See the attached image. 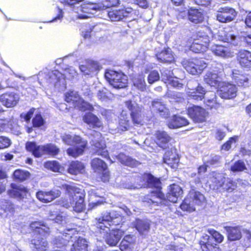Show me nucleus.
<instances>
[{
  "instance_id": "obj_58",
  "label": "nucleus",
  "mask_w": 251,
  "mask_h": 251,
  "mask_svg": "<svg viewBox=\"0 0 251 251\" xmlns=\"http://www.w3.org/2000/svg\"><path fill=\"white\" fill-rule=\"evenodd\" d=\"M160 75L158 71L153 70L150 72L148 77V81L150 84H152L154 82L157 81L160 79Z\"/></svg>"
},
{
  "instance_id": "obj_21",
  "label": "nucleus",
  "mask_w": 251,
  "mask_h": 251,
  "mask_svg": "<svg viewBox=\"0 0 251 251\" xmlns=\"http://www.w3.org/2000/svg\"><path fill=\"white\" fill-rule=\"evenodd\" d=\"M91 165L94 170L96 172L100 173L105 172L103 174L102 179L103 181H106L108 180L109 174L106 171L107 169V165L103 161L99 158H95L91 161Z\"/></svg>"
},
{
  "instance_id": "obj_4",
  "label": "nucleus",
  "mask_w": 251,
  "mask_h": 251,
  "mask_svg": "<svg viewBox=\"0 0 251 251\" xmlns=\"http://www.w3.org/2000/svg\"><path fill=\"white\" fill-rule=\"evenodd\" d=\"M205 201V198L204 195L192 188L187 198L180 205V208L184 211L191 212L195 210V205H202Z\"/></svg>"
},
{
  "instance_id": "obj_7",
  "label": "nucleus",
  "mask_w": 251,
  "mask_h": 251,
  "mask_svg": "<svg viewBox=\"0 0 251 251\" xmlns=\"http://www.w3.org/2000/svg\"><path fill=\"white\" fill-rule=\"evenodd\" d=\"M26 150L32 152L36 157H41L43 155H55L59 151V149L53 144H47L44 146H38L34 142H28L25 144Z\"/></svg>"
},
{
  "instance_id": "obj_43",
  "label": "nucleus",
  "mask_w": 251,
  "mask_h": 251,
  "mask_svg": "<svg viewBox=\"0 0 251 251\" xmlns=\"http://www.w3.org/2000/svg\"><path fill=\"white\" fill-rule=\"evenodd\" d=\"M83 164L78 161L72 162L69 165L68 169V172L72 175H77L82 173L84 171Z\"/></svg>"
},
{
  "instance_id": "obj_1",
  "label": "nucleus",
  "mask_w": 251,
  "mask_h": 251,
  "mask_svg": "<svg viewBox=\"0 0 251 251\" xmlns=\"http://www.w3.org/2000/svg\"><path fill=\"white\" fill-rule=\"evenodd\" d=\"M146 182L136 186H131L129 189H139L144 187H154L156 191H152L150 194L144 197L142 201L151 206L158 205H169V202L175 203L183 194L182 188L178 185L173 184L169 186L166 197L161 191V182L160 180L151 175L145 174L143 176Z\"/></svg>"
},
{
  "instance_id": "obj_17",
  "label": "nucleus",
  "mask_w": 251,
  "mask_h": 251,
  "mask_svg": "<svg viewBox=\"0 0 251 251\" xmlns=\"http://www.w3.org/2000/svg\"><path fill=\"white\" fill-rule=\"evenodd\" d=\"M60 195V190L52 189L49 191H39L36 193V197L40 201L48 203L58 198Z\"/></svg>"
},
{
  "instance_id": "obj_64",
  "label": "nucleus",
  "mask_w": 251,
  "mask_h": 251,
  "mask_svg": "<svg viewBox=\"0 0 251 251\" xmlns=\"http://www.w3.org/2000/svg\"><path fill=\"white\" fill-rule=\"evenodd\" d=\"M2 208L5 212L13 213L15 212V205L11 201H6L3 204Z\"/></svg>"
},
{
  "instance_id": "obj_49",
  "label": "nucleus",
  "mask_w": 251,
  "mask_h": 251,
  "mask_svg": "<svg viewBox=\"0 0 251 251\" xmlns=\"http://www.w3.org/2000/svg\"><path fill=\"white\" fill-rule=\"evenodd\" d=\"M29 173L27 171L17 170L13 173L14 178L19 181H23L29 177Z\"/></svg>"
},
{
  "instance_id": "obj_63",
  "label": "nucleus",
  "mask_w": 251,
  "mask_h": 251,
  "mask_svg": "<svg viewBox=\"0 0 251 251\" xmlns=\"http://www.w3.org/2000/svg\"><path fill=\"white\" fill-rule=\"evenodd\" d=\"M11 144V140L6 136H0V150L9 147Z\"/></svg>"
},
{
  "instance_id": "obj_23",
  "label": "nucleus",
  "mask_w": 251,
  "mask_h": 251,
  "mask_svg": "<svg viewBox=\"0 0 251 251\" xmlns=\"http://www.w3.org/2000/svg\"><path fill=\"white\" fill-rule=\"evenodd\" d=\"M74 145L67 150V153L68 155L75 158L83 154L87 147V142L84 139Z\"/></svg>"
},
{
  "instance_id": "obj_10",
  "label": "nucleus",
  "mask_w": 251,
  "mask_h": 251,
  "mask_svg": "<svg viewBox=\"0 0 251 251\" xmlns=\"http://www.w3.org/2000/svg\"><path fill=\"white\" fill-rule=\"evenodd\" d=\"M105 77L115 89L124 88L127 86V77L122 73L109 70L105 72Z\"/></svg>"
},
{
  "instance_id": "obj_20",
  "label": "nucleus",
  "mask_w": 251,
  "mask_h": 251,
  "mask_svg": "<svg viewBox=\"0 0 251 251\" xmlns=\"http://www.w3.org/2000/svg\"><path fill=\"white\" fill-rule=\"evenodd\" d=\"M150 108L152 112L158 113L160 116L163 118H166L169 116L168 108L159 99L155 100L152 101Z\"/></svg>"
},
{
  "instance_id": "obj_36",
  "label": "nucleus",
  "mask_w": 251,
  "mask_h": 251,
  "mask_svg": "<svg viewBox=\"0 0 251 251\" xmlns=\"http://www.w3.org/2000/svg\"><path fill=\"white\" fill-rule=\"evenodd\" d=\"M188 124V121L186 119L179 116L174 115L169 121L168 125L170 128H177Z\"/></svg>"
},
{
  "instance_id": "obj_38",
  "label": "nucleus",
  "mask_w": 251,
  "mask_h": 251,
  "mask_svg": "<svg viewBox=\"0 0 251 251\" xmlns=\"http://www.w3.org/2000/svg\"><path fill=\"white\" fill-rule=\"evenodd\" d=\"M48 242L47 241L39 237L37 239H34L31 240L30 248L34 251H45L48 248Z\"/></svg>"
},
{
  "instance_id": "obj_3",
  "label": "nucleus",
  "mask_w": 251,
  "mask_h": 251,
  "mask_svg": "<svg viewBox=\"0 0 251 251\" xmlns=\"http://www.w3.org/2000/svg\"><path fill=\"white\" fill-rule=\"evenodd\" d=\"M59 178L55 179L54 184L58 187L64 189L68 195L69 198V203L73 206L74 210L80 212L83 210L84 208V195L82 189L77 187L74 183L60 184L58 183Z\"/></svg>"
},
{
  "instance_id": "obj_30",
  "label": "nucleus",
  "mask_w": 251,
  "mask_h": 251,
  "mask_svg": "<svg viewBox=\"0 0 251 251\" xmlns=\"http://www.w3.org/2000/svg\"><path fill=\"white\" fill-rule=\"evenodd\" d=\"M136 241V237L133 235H126L120 244V249L123 251H132Z\"/></svg>"
},
{
  "instance_id": "obj_45",
  "label": "nucleus",
  "mask_w": 251,
  "mask_h": 251,
  "mask_svg": "<svg viewBox=\"0 0 251 251\" xmlns=\"http://www.w3.org/2000/svg\"><path fill=\"white\" fill-rule=\"evenodd\" d=\"M206 93L204 88H202V91H193L188 92V97L189 99L194 100L197 101L202 100L205 98Z\"/></svg>"
},
{
  "instance_id": "obj_26",
  "label": "nucleus",
  "mask_w": 251,
  "mask_h": 251,
  "mask_svg": "<svg viewBox=\"0 0 251 251\" xmlns=\"http://www.w3.org/2000/svg\"><path fill=\"white\" fill-rule=\"evenodd\" d=\"M232 78L239 87L246 88L249 86L250 82L248 76L239 70H234L233 71Z\"/></svg>"
},
{
  "instance_id": "obj_42",
  "label": "nucleus",
  "mask_w": 251,
  "mask_h": 251,
  "mask_svg": "<svg viewBox=\"0 0 251 251\" xmlns=\"http://www.w3.org/2000/svg\"><path fill=\"white\" fill-rule=\"evenodd\" d=\"M156 56L157 59L162 62H171L174 60L171 50L169 48L161 51Z\"/></svg>"
},
{
  "instance_id": "obj_62",
  "label": "nucleus",
  "mask_w": 251,
  "mask_h": 251,
  "mask_svg": "<svg viewBox=\"0 0 251 251\" xmlns=\"http://www.w3.org/2000/svg\"><path fill=\"white\" fill-rule=\"evenodd\" d=\"M238 140L237 136L230 137L229 139L222 146V150L226 151H228L231 147L233 144H235Z\"/></svg>"
},
{
  "instance_id": "obj_27",
  "label": "nucleus",
  "mask_w": 251,
  "mask_h": 251,
  "mask_svg": "<svg viewBox=\"0 0 251 251\" xmlns=\"http://www.w3.org/2000/svg\"><path fill=\"white\" fill-rule=\"evenodd\" d=\"M179 157L176 152L171 149L165 153L163 157L164 162L173 169L177 167L179 162Z\"/></svg>"
},
{
  "instance_id": "obj_5",
  "label": "nucleus",
  "mask_w": 251,
  "mask_h": 251,
  "mask_svg": "<svg viewBox=\"0 0 251 251\" xmlns=\"http://www.w3.org/2000/svg\"><path fill=\"white\" fill-rule=\"evenodd\" d=\"M102 7L100 3L88 2L74 7L73 10L76 14L77 19L84 20L94 17Z\"/></svg>"
},
{
  "instance_id": "obj_33",
  "label": "nucleus",
  "mask_w": 251,
  "mask_h": 251,
  "mask_svg": "<svg viewBox=\"0 0 251 251\" xmlns=\"http://www.w3.org/2000/svg\"><path fill=\"white\" fill-rule=\"evenodd\" d=\"M188 18L192 23L197 24L202 23L204 18L201 10L191 8L188 11Z\"/></svg>"
},
{
  "instance_id": "obj_47",
  "label": "nucleus",
  "mask_w": 251,
  "mask_h": 251,
  "mask_svg": "<svg viewBox=\"0 0 251 251\" xmlns=\"http://www.w3.org/2000/svg\"><path fill=\"white\" fill-rule=\"evenodd\" d=\"M133 83L134 86L141 91H144L146 89V82L142 75L135 77L133 80Z\"/></svg>"
},
{
  "instance_id": "obj_59",
  "label": "nucleus",
  "mask_w": 251,
  "mask_h": 251,
  "mask_svg": "<svg viewBox=\"0 0 251 251\" xmlns=\"http://www.w3.org/2000/svg\"><path fill=\"white\" fill-rule=\"evenodd\" d=\"M220 159L221 157L219 155H213L211 156L205 162L208 166H217L220 163Z\"/></svg>"
},
{
  "instance_id": "obj_15",
  "label": "nucleus",
  "mask_w": 251,
  "mask_h": 251,
  "mask_svg": "<svg viewBox=\"0 0 251 251\" xmlns=\"http://www.w3.org/2000/svg\"><path fill=\"white\" fill-rule=\"evenodd\" d=\"M188 114L194 122L202 123L205 121L208 113L203 108L193 106L188 109Z\"/></svg>"
},
{
  "instance_id": "obj_60",
  "label": "nucleus",
  "mask_w": 251,
  "mask_h": 251,
  "mask_svg": "<svg viewBox=\"0 0 251 251\" xmlns=\"http://www.w3.org/2000/svg\"><path fill=\"white\" fill-rule=\"evenodd\" d=\"M79 69L84 75H89L95 70V68L90 64H87L80 65Z\"/></svg>"
},
{
  "instance_id": "obj_57",
  "label": "nucleus",
  "mask_w": 251,
  "mask_h": 251,
  "mask_svg": "<svg viewBox=\"0 0 251 251\" xmlns=\"http://www.w3.org/2000/svg\"><path fill=\"white\" fill-rule=\"evenodd\" d=\"M212 243L213 238H211V236L207 234H203L200 242V244L202 251L204 249V246L207 247L208 245H210Z\"/></svg>"
},
{
  "instance_id": "obj_13",
  "label": "nucleus",
  "mask_w": 251,
  "mask_h": 251,
  "mask_svg": "<svg viewBox=\"0 0 251 251\" xmlns=\"http://www.w3.org/2000/svg\"><path fill=\"white\" fill-rule=\"evenodd\" d=\"M92 150L94 153L100 155L104 158L109 157L105 142L101 139L100 132H95L94 139H92Z\"/></svg>"
},
{
  "instance_id": "obj_2",
  "label": "nucleus",
  "mask_w": 251,
  "mask_h": 251,
  "mask_svg": "<svg viewBox=\"0 0 251 251\" xmlns=\"http://www.w3.org/2000/svg\"><path fill=\"white\" fill-rule=\"evenodd\" d=\"M123 222V217L119 211L104 212L100 217L95 220L101 236L110 246H116L124 233L123 230L113 226H120Z\"/></svg>"
},
{
  "instance_id": "obj_52",
  "label": "nucleus",
  "mask_w": 251,
  "mask_h": 251,
  "mask_svg": "<svg viewBox=\"0 0 251 251\" xmlns=\"http://www.w3.org/2000/svg\"><path fill=\"white\" fill-rule=\"evenodd\" d=\"M245 169H246V166L244 162L240 160L235 162L230 167V170L233 172H242Z\"/></svg>"
},
{
  "instance_id": "obj_22",
  "label": "nucleus",
  "mask_w": 251,
  "mask_h": 251,
  "mask_svg": "<svg viewBox=\"0 0 251 251\" xmlns=\"http://www.w3.org/2000/svg\"><path fill=\"white\" fill-rule=\"evenodd\" d=\"M237 88L231 84H225L223 85L219 91V93L220 97L225 99H230L236 96Z\"/></svg>"
},
{
  "instance_id": "obj_35",
  "label": "nucleus",
  "mask_w": 251,
  "mask_h": 251,
  "mask_svg": "<svg viewBox=\"0 0 251 251\" xmlns=\"http://www.w3.org/2000/svg\"><path fill=\"white\" fill-rule=\"evenodd\" d=\"M12 189L8 191L9 195L15 198L23 199L27 193V189L21 186H18L15 184H11Z\"/></svg>"
},
{
  "instance_id": "obj_6",
  "label": "nucleus",
  "mask_w": 251,
  "mask_h": 251,
  "mask_svg": "<svg viewBox=\"0 0 251 251\" xmlns=\"http://www.w3.org/2000/svg\"><path fill=\"white\" fill-rule=\"evenodd\" d=\"M196 37L190 46V50L195 53L205 51L210 46V41L213 38L212 33L209 30L207 32L200 31L197 33Z\"/></svg>"
},
{
  "instance_id": "obj_12",
  "label": "nucleus",
  "mask_w": 251,
  "mask_h": 251,
  "mask_svg": "<svg viewBox=\"0 0 251 251\" xmlns=\"http://www.w3.org/2000/svg\"><path fill=\"white\" fill-rule=\"evenodd\" d=\"M126 106L130 111V115L134 124L141 125L143 124L142 107L136 102L128 100L125 102Z\"/></svg>"
},
{
  "instance_id": "obj_48",
  "label": "nucleus",
  "mask_w": 251,
  "mask_h": 251,
  "mask_svg": "<svg viewBox=\"0 0 251 251\" xmlns=\"http://www.w3.org/2000/svg\"><path fill=\"white\" fill-rule=\"evenodd\" d=\"M80 98L77 92L73 91L65 94V100L68 103H72L74 106L75 103L79 100Z\"/></svg>"
},
{
  "instance_id": "obj_34",
  "label": "nucleus",
  "mask_w": 251,
  "mask_h": 251,
  "mask_svg": "<svg viewBox=\"0 0 251 251\" xmlns=\"http://www.w3.org/2000/svg\"><path fill=\"white\" fill-rule=\"evenodd\" d=\"M83 121L90 127H100L102 126V123L98 117L91 112L85 114L83 116Z\"/></svg>"
},
{
  "instance_id": "obj_28",
  "label": "nucleus",
  "mask_w": 251,
  "mask_h": 251,
  "mask_svg": "<svg viewBox=\"0 0 251 251\" xmlns=\"http://www.w3.org/2000/svg\"><path fill=\"white\" fill-rule=\"evenodd\" d=\"M240 66L247 69L251 67V52L247 50H240L237 55Z\"/></svg>"
},
{
  "instance_id": "obj_55",
  "label": "nucleus",
  "mask_w": 251,
  "mask_h": 251,
  "mask_svg": "<svg viewBox=\"0 0 251 251\" xmlns=\"http://www.w3.org/2000/svg\"><path fill=\"white\" fill-rule=\"evenodd\" d=\"M119 126L121 129L123 131L128 130L130 126V122L127 117L122 115L119 121Z\"/></svg>"
},
{
  "instance_id": "obj_50",
  "label": "nucleus",
  "mask_w": 251,
  "mask_h": 251,
  "mask_svg": "<svg viewBox=\"0 0 251 251\" xmlns=\"http://www.w3.org/2000/svg\"><path fill=\"white\" fill-rule=\"evenodd\" d=\"M161 73V79L165 83H167L173 78V73L172 72L165 68H163L160 70Z\"/></svg>"
},
{
  "instance_id": "obj_39",
  "label": "nucleus",
  "mask_w": 251,
  "mask_h": 251,
  "mask_svg": "<svg viewBox=\"0 0 251 251\" xmlns=\"http://www.w3.org/2000/svg\"><path fill=\"white\" fill-rule=\"evenodd\" d=\"M116 157L122 164L127 166L134 167L139 164L138 161L122 152L120 153Z\"/></svg>"
},
{
  "instance_id": "obj_9",
  "label": "nucleus",
  "mask_w": 251,
  "mask_h": 251,
  "mask_svg": "<svg viewBox=\"0 0 251 251\" xmlns=\"http://www.w3.org/2000/svg\"><path fill=\"white\" fill-rule=\"evenodd\" d=\"M181 64L188 73L193 75L201 74L207 66L203 59L198 58L184 59Z\"/></svg>"
},
{
  "instance_id": "obj_18",
  "label": "nucleus",
  "mask_w": 251,
  "mask_h": 251,
  "mask_svg": "<svg viewBox=\"0 0 251 251\" xmlns=\"http://www.w3.org/2000/svg\"><path fill=\"white\" fill-rule=\"evenodd\" d=\"M19 99V95L14 92L5 93L0 96V101L7 107H13L16 105Z\"/></svg>"
},
{
  "instance_id": "obj_46",
  "label": "nucleus",
  "mask_w": 251,
  "mask_h": 251,
  "mask_svg": "<svg viewBox=\"0 0 251 251\" xmlns=\"http://www.w3.org/2000/svg\"><path fill=\"white\" fill-rule=\"evenodd\" d=\"M75 108L78 109L81 111H86V110H90L93 111L94 109L92 105H91L88 102L84 101L83 100L79 98V100H78L75 105L74 106Z\"/></svg>"
},
{
  "instance_id": "obj_37",
  "label": "nucleus",
  "mask_w": 251,
  "mask_h": 251,
  "mask_svg": "<svg viewBox=\"0 0 251 251\" xmlns=\"http://www.w3.org/2000/svg\"><path fill=\"white\" fill-rule=\"evenodd\" d=\"M204 101L206 105L210 109H218L220 107V104L217 102L216 96L214 92H206Z\"/></svg>"
},
{
  "instance_id": "obj_41",
  "label": "nucleus",
  "mask_w": 251,
  "mask_h": 251,
  "mask_svg": "<svg viewBox=\"0 0 251 251\" xmlns=\"http://www.w3.org/2000/svg\"><path fill=\"white\" fill-rule=\"evenodd\" d=\"M30 227L33 230L38 232L40 234L45 235L50 232L49 227L41 222H32L30 225Z\"/></svg>"
},
{
  "instance_id": "obj_32",
  "label": "nucleus",
  "mask_w": 251,
  "mask_h": 251,
  "mask_svg": "<svg viewBox=\"0 0 251 251\" xmlns=\"http://www.w3.org/2000/svg\"><path fill=\"white\" fill-rule=\"evenodd\" d=\"M227 234L228 240L236 241L240 239L242 237L241 229L240 226L224 227Z\"/></svg>"
},
{
  "instance_id": "obj_56",
  "label": "nucleus",
  "mask_w": 251,
  "mask_h": 251,
  "mask_svg": "<svg viewBox=\"0 0 251 251\" xmlns=\"http://www.w3.org/2000/svg\"><path fill=\"white\" fill-rule=\"evenodd\" d=\"M207 232L211 235V237L213 238V241H214L218 243H221L224 240V236L217 231L212 229H209Z\"/></svg>"
},
{
  "instance_id": "obj_40",
  "label": "nucleus",
  "mask_w": 251,
  "mask_h": 251,
  "mask_svg": "<svg viewBox=\"0 0 251 251\" xmlns=\"http://www.w3.org/2000/svg\"><path fill=\"white\" fill-rule=\"evenodd\" d=\"M63 142L68 145H74L84 140L80 136L76 135H71L64 133L61 135Z\"/></svg>"
},
{
  "instance_id": "obj_19",
  "label": "nucleus",
  "mask_w": 251,
  "mask_h": 251,
  "mask_svg": "<svg viewBox=\"0 0 251 251\" xmlns=\"http://www.w3.org/2000/svg\"><path fill=\"white\" fill-rule=\"evenodd\" d=\"M155 142L160 148L165 149L169 148L172 137L164 131H157L155 133Z\"/></svg>"
},
{
  "instance_id": "obj_16",
  "label": "nucleus",
  "mask_w": 251,
  "mask_h": 251,
  "mask_svg": "<svg viewBox=\"0 0 251 251\" xmlns=\"http://www.w3.org/2000/svg\"><path fill=\"white\" fill-rule=\"evenodd\" d=\"M76 232V230L75 228H66L61 235H59L55 238L54 243L59 248L67 245L70 242V240L73 238L72 235Z\"/></svg>"
},
{
  "instance_id": "obj_24",
  "label": "nucleus",
  "mask_w": 251,
  "mask_h": 251,
  "mask_svg": "<svg viewBox=\"0 0 251 251\" xmlns=\"http://www.w3.org/2000/svg\"><path fill=\"white\" fill-rule=\"evenodd\" d=\"M134 225L140 235L145 237L148 234L151 227V223L149 220L137 219Z\"/></svg>"
},
{
  "instance_id": "obj_31",
  "label": "nucleus",
  "mask_w": 251,
  "mask_h": 251,
  "mask_svg": "<svg viewBox=\"0 0 251 251\" xmlns=\"http://www.w3.org/2000/svg\"><path fill=\"white\" fill-rule=\"evenodd\" d=\"M204 81L211 86L216 87L219 85L221 78L215 71H208L204 76Z\"/></svg>"
},
{
  "instance_id": "obj_11",
  "label": "nucleus",
  "mask_w": 251,
  "mask_h": 251,
  "mask_svg": "<svg viewBox=\"0 0 251 251\" xmlns=\"http://www.w3.org/2000/svg\"><path fill=\"white\" fill-rule=\"evenodd\" d=\"M211 181L217 189H222L228 192H231L236 188V182L223 174H215L211 178Z\"/></svg>"
},
{
  "instance_id": "obj_54",
  "label": "nucleus",
  "mask_w": 251,
  "mask_h": 251,
  "mask_svg": "<svg viewBox=\"0 0 251 251\" xmlns=\"http://www.w3.org/2000/svg\"><path fill=\"white\" fill-rule=\"evenodd\" d=\"M187 86L189 89L193 91H202V87L194 79L190 80L187 83Z\"/></svg>"
},
{
  "instance_id": "obj_8",
  "label": "nucleus",
  "mask_w": 251,
  "mask_h": 251,
  "mask_svg": "<svg viewBox=\"0 0 251 251\" xmlns=\"http://www.w3.org/2000/svg\"><path fill=\"white\" fill-rule=\"evenodd\" d=\"M65 75L68 76L69 78H72L76 76L77 72L74 68H70L65 70ZM48 81L56 88L62 89L65 87L64 75L57 71H53L49 74Z\"/></svg>"
},
{
  "instance_id": "obj_51",
  "label": "nucleus",
  "mask_w": 251,
  "mask_h": 251,
  "mask_svg": "<svg viewBox=\"0 0 251 251\" xmlns=\"http://www.w3.org/2000/svg\"><path fill=\"white\" fill-rule=\"evenodd\" d=\"M44 166L46 168L54 172H59L61 169V166L56 161L47 162L45 163Z\"/></svg>"
},
{
  "instance_id": "obj_53",
  "label": "nucleus",
  "mask_w": 251,
  "mask_h": 251,
  "mask_svg": "<svg viewBox=\"0 0 251 251\" xmlns=\"http://www.w3.org/2000/svg\"><path fill=\"white\" fill-rule=\"evenodd\" d=\"M111 95V93L105 88L100 90L97 94L98 98L101 101H106L110 99Z\"/></svg>"
},
{
  "instance_id": "obj_25",
  "label": "nucleus",
  "mask_w": 251,
  "mask_h": 251,
  "mask_svg": "<svg viewBox=\"0 0 251 251\" xmlns=\"http://www.w3.org/2000/svg\"><path fill=\"white\" fill-rule=\"evenodd\" d=\"M132 11V8H127L126 9L113 10L108 12V16L111 21L116 22L122 20Z\"/></svg>"
},
{
  "instance_id": "obj_14",
  "label": "nucleus",
  "mask_w": 251,
  "mask_h": 251,
  "mask_svg": "<svg viewBox=\"0 0 251 251\" xmlns=\"http://www.w3.org/2000/svg\"><path fill=\"white\" fill-rule=\"evenodd\" d=\"M237 15L235 10L228 7H220L217 11V19L221 23H228L233 21Z\"/></svg>"
},
{
  "instance_id": "obj_61",
  "label": "nucleus",
  "mask_w": 251,
  "mask_h": 251,
  "mask_svg": "<svg viewBox=\"0 0 251 251\" xmlns=\"http://www.w3.org/2000/svg\"><path fill=\"white\" fill-rule=\"evenodd\" d=\"M169 97L171 98V101L181 102L183 101V94L179 92H173L169 94Z\"/></svg>"
},
{
  "instance_id": "obj_29",
  "label": "nucleus",
  "mask_w": 251,
  "mask_h": 251,
  "mask_svg": "<svg viewBox=\"0 0 251 251\" xmlns=\"http://www.w3.org/2000/svg\"><path fill=\"white\" fill-rule=\"evenodd\" d=\"M209 47L212 52L216 56L222 58L230 57L231 52L229 48L224 45L217 44L210 45Z\"/></svg>"
},
{
  "instance_id": "obj_44",
  "label": "nucleus",
  "mask_w": 251,
  "mask_h": 251,
  "mask_svg": "<svg viewBox=\"0 0 251 251\" xmlns=\"http://www.w3.org/2000/svg\"><path fill=\"white\" fill-rule=\"evenodd\" d=\"M87 244L86 241L82 238H79L77 241L73 245L71 251H87Z\"/></svg>"
}]
</instances>
